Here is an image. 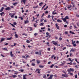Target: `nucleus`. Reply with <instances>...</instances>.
Masks as SVG:
<instances>
[{
    "label": "nucleus",
    "mask_w": 79,
    "mask_h": 79,
    "mask_svg": "<svg viewBox=\"0 0 79 79\" xmlns=\"http://www.w3.org/2000/svg\"><path fill=\"white\" fill-rule=\"evenodd\" d=\"M74 71V70L73 69L70 68L69 69H68V72H69V73H70L71 71L73 72Z\"/></svg>",
    "instance_id": "1"
},
{
    "label": "nucleus",
    "mask_w": 79,
    "mask_h": 79,
    "mask_svg": "<svg viewBox=\"0 0 79 79\" xmlns=\"http://www.w3.org/2000/svg\"><path fill=\"white\" fill-rule=\"evenodd\" d=\"M62 76L65 77H68L69 76V75L68 74H63L62 75Z\"/></svg>",
    "instance_id": "2"
},
{
    "label": "nucleus",
    "mask_w": 79,
    "mask_h": 79,
    "mask_svg": "<svg viewBox=\"0 0 79 79\" xmlns=\"http://www.w3.org/2000/svg\"><path fill=\"white\" fill-rule=\"evenodd\" d=\"M9 15H10V16L11 17V18H13L14 17V16H15V14H13V15L12 13H10Z\"/></svg>",
    "instance_id": "3"
},
{
    "label": "nucleus",
    "mask_w": 79,
    "mask_h": 79,
    "mask_svg": "<svg viewBox=\"0 0 79 79\" xmlns=\"http://www.w3.org/2000/svg\"><path fill=\"white\" fill-rule=\"evenodd\" d=\"M52 43L54 45H57V43H56V42L55 41H52Z\"/></svg>",
    "instance_id": "4"
},
{
    "label": "nucleus",
    "mask_w": 79,
    "mask_h": 79,
    "mask_svg": "<svg viewBox=\"0 0 79 79\" xmlns=\"http://www.w3.org/2000/svg\"><path fill=\"white\" fill-rule=\"evenodd\" d=\"M53 76L54 75H51L48 78V79H52V77H53Z\"/></svg>",
    "instance_id": "5"
},
{
    "label": "nucleus",
    "mask_w": 79,
    "mask_h": 79,
    "mask_svg": "<svg viewBox=\"0 0 79 79\" xmlns=\"http://www.w3.org/2000/svg\"><path fill=\"white\" fill-rule=\"evenodd\" d=\"M6 10H11V8L9 7H7L5 9Z\"/></svg>",
    "instance_id": "6"
},
{
    "label": "nucleus",
    "mask_w": 79,
    "mask_h": 79,
    "mask_svg": "<svg viewBox=\"0 0 79 79\" xmlns=\"http://www.w3.org/2000/svg\"><path fill=\"white\" fill-rule=\"evenodd\" d=\"M5 38H1V43H2V41H3V40H5Z\"/></svg>",
    "instance_id": "7"
},
{
    "label": "nucleus",
    "mask_w": 79,
    "mask_h": 79,
    "mask_svg": "<svg viewBox=\"0 0 79 79\" xmlns=\"http://www.w3.org/2000/svg\"><path fill=\"white\" fill-rule=\"evenodd\" d=\"M56 26L57 29H59V26L57 23H56Z\"/></svg>",
    "instance_id": "8"
},
{
    "label": "nucleus",
    "mask_w": 79,
    "mask_h": 79,
    "mask_svg": "<svg viewBox=\"0 0 79 79\" xmlns=\"http://www.w3.org/2000/svg\"><path fill=\"white\" fill-rule=\"evenodd\" d=\"M10 55L11 57H13L14 56H13V53H12V52L11 51L10 52Z\"/></svg>",
    "instance_id": "9"
},
{
    "label": "nucleus",
    "mask_w": 79,
    "mask_h": 79,
    "mask_svg": "<svg viewBox=\"0 0 79 79\" xmlns=\"http://www.w3.org/2000/svg\"><path fill=\"white\" fill-rule=\"evenodd\" d=\"M62 20H63L64 21V22H66V19L65 18H62Z\"/></svg>",
    "instance_id": "10"
},
{
    "label": "nucleus",
    "mask_w": 79,
    "mask_h": 79,
    "mask_svg": "<svg viewBox=\"0 0 79 79\" xmlns=\"http://www.w3.org/2000/svg\"><path fill=\"white\" fill-rule=\"evenodd\" d=\"M63 63L62 64H60V66H63V65H64L65 64V61H63Z\"/></svg>",
    "instance_id": "11"
},
{
    "label": "nucleus",
    "mask_w": 79,
    "mask_h": 79,
    "mask_svg": "<svg viewBox=\"0 0 79 79\" xmlns=\"http://www.w3.org/2000/svg\"><path fill=\"white\" fill-rule=\"evenodd\" d=\"M29 21L27 20L26 21H25V24H27V23H29Z\"/></svg>",
    "instance_id": "12"
},
{
    "label": "nucleus",
    "mask_w": 79,
    "mask_h": 79,
    "mask_svg": "<svg viewBox=\"0 0 79 79\" xmlns=\"http://www.w3.org/2000/svg\"><path fill=\"white\" fill-rule=\"evenodd\" d=\"M36 71H38V72L37 73H38V74H40V70H39V69H37L36 70Z\"/></svg>",
    "instance_id": "13"
},
{
    "label": "nucleus",
    "mask_w": 79,
    "mask_h": 79,
    "mask_svg": "<svg viewBox=\"0 0 79 79\" xmlns=\"http://www.w3.org/2000/svg\"><path fill=\"white\" fill-rule=\"evenodd\" d=\"M3 9H4V7H2L0 10V12H2V11L3 10Z\"/></svg>",
    "instance_id": "14"
},
{
    "label": "nucleus",
    "mask_w": 79,
    "mask_h": 79,
    "mask_svg": "<svg viewBox=\"0 0 79 79\" xmlns=\"http://www.w3.org/2000/svg\"><path fill=\"white\" fill-rule=\"evenodd\" d=\"M55 11H56V10H54V11L52 12L53 15H56L57 14V13H56V12L55 13Z\"/></svg>",
    "instance_id": "15"
},
{
    "label": "nucleus",
    "mask_w": 79,
    "mask_h": 79,
    "mask_svg": "<svg viewBox=\"0 0 79 79\" xmlns=\"http://www.w3.org/2000/svg\"><path fill=\"white\" fill-rule=\"evenodd\" d=\"M12 39V37H10V38H7L6 39V40H11Z\"/></svg>",
    "instance_id": "16"
},
{
    "label": "nucleus",
    "mask_w": 79,
    "mask_h": 79,
    "mask_svg": "<svg viewBox=\"0 0 79 79\" xmlns=\"http://www.w3.org/2000/svg\"><path fill=\"white\" fill-rule=\"evenodd\" d=\"M36 61L38 64H39V63H40V60H36Z\"/></svg>",
    "instance_id": "17"
},
{
    "label": "nucleus",
    "mask_w": 79,
    "mask_h": 79,
    "mask_svg": "<svg viewBox=\"0 0 79 79\" xmlns=\"http://www.w3.org/2000/svg\"><path fill=\"white\" fill-rule=\"evenodd\" d=\"M72 44L74 47H76V44H74L73 43H72Z\"/></svg>",
    "instance_id": "18"
},
{
    "label": "nucleus",
    "mask_w": 79,
    "mask_h": 79,
    "mask_svg": "<svg viewBox=\"0 0 79 79\" xmlns=\"http://www.w3.org/2000/svg\"><path fill=\"white\" fill-rule=\"evenodd\" d=\"M57 22H60V23H62V21L58 19L57 20Z\"/></svg>",
    "instance_id": "19"
},
{
    "label": "nucleus",
    "mask_w": 79,
    "mask_h": 79,
    "mask_svg": "<svg viewBox=\"0 0 79 79\" xmlns=\"http://www.w3.org/2000/svg\"><path fill=\"white\" fill-rule=\"evenodd\" d=\"M39 67L40 68H43L44 66H42L41 65H39Z\"/></svg>",
    "instance_id": "20"
},
{
    "label": "nucleus",
    "mask_w": 79,
    "mask_h": 79,
    "mask_svg": "<svg viewBox=\"0 0 79 79\" xmlns=\"http://www.w3.org/2000/svg\"><path fill=\"white\" fill-rule=\"evenodd\" d=\"M44 23H41L40 24V26H44Z\"/></svg>",
    "instance_id": "21"
},
{
    "label": "nucleus",
    "mask_w": 79,
    "mask_h": 79,
    "mask_svg": "<svg viewBox=\"0 0 79 79\" xmlns=\"http://www.w3.org/2000/svg\"><path fill=\"white\" fill-rule=\"evenodd\" d=\"M43 77L44 79H46V78H47V77H46V75H44V76H43Z\"/></svg>",
    "instance_id": "22"
},
{
    "label": "nucleus",
    "mask_w": 79,
    "mask_h": 79,
    "mask_svg": "<svg viewBox=\"0 0 79 79\" xmlns=\"http://www.w3.org/2000/svg\"><path fill=\"white\" fill-rule=\"evenodd\" d=\"M3 50H6V51H8V49H7V48H3Z\"/></svg>",
    "instance_id": "23"
},
{
    "label": "nucleus",
    "mask_w": 79,
    "mask_h": 79,
    "mask_svg": "<svg viewBox=\"0 0 79 79\" xmlns=\"http://www.w3.org/2000/svg\"><path fill=\"white\" fill-rule=\"evenodd\" d=\"M15 36L16 38H18V35H17V34H15Z\"/></svg>",
    "instance_id": "24"
},
{
    "label": "nucleus",
    "mask_w": 79,
    "mask_h": 79,
    "mask_svg": "<svg viewBox=\"0 0 79 79\" xmlns=\"http://www.w3.org/2000/svg\"><path fill=\"white\" fill-rule=\"evenodd\" d=\"M23 1L24 4H25L26 3V0H23Z\"/></svg>",
    "instance_id": "25"
},
{
    "label": "nucleus",
    "mask_w": 79,
    "mask_h": 79,
    "mask_svg": "<svg viewBox=\"0 0 79 79\" xmlns=\"http://www.w3.org/2000/svg\"><path fill=\"white\" fill-rule=\"evenodd\" d=\"M3 15H4V12H3L0 13L1 16H3Z\"/></svg>",
    "instance_id": "26"
},
{
    "label": "nucleus",
    "mask_w": 79,
    "mask_h": 79,
    "mask_svg": "<svg viewBox=\"0 0 79 79\" xmlns=\"http://www.w3.org/2000/svg\"><path fill=\"white\" fill-rule=\"evenodd\" d=\"M65 18L66 19H69V17H68V16H67L66 17H65Z\"/></svg>",
    "instance_id": "27"
},
{
    "label": "nucleus",
    "mask_w": 79,
    "mask_h": 79,
    "mask_svg": "<svg viewBox=\"0 0 79 79\" xmlns=\"http://www.w3.org/2000/svg\"><path fill=\"white\" fill-rule=\"evenodd\" d=\"M70 34H75V33H74L72 32V31H70Z\"/></svg>",
    "instance_id": "28"
},
{
    "label": "nucleus",
    "mask_w": 79,
    "mask_h": 79,
    "mask_svg": "<svg viewBox=\"0 0 79 79\" xmlns=\"http://www.w3.org/2000/svg\"><path fill=\"white\" fill-rule=\"evenodd\" d=\"M12 71H14V72H15V74H18V72H16L15 70H12Z\"/></svg>",
    "instance_id": "29"
},
{
    "label": "nucleus",
    "mask_w": 79,
    "mask_h": 79,
    "mask_svg": "<svg viewBox=\"0 0 79 79\" xmlns=\"http://www.w3.org/2000/svg\"><path fill=\"white\" fill-rule=\"evenodd\" d=\"M69 60L70 61H71V62H73V61H72V60H71V58H69Z\"/></svg>",
    "instance_id": "30"
},
{
    "label": "nucleus",
    "mask_w": 79,
    "mask_h": 79,
    "mask_svg": "<svg viewBox=\"0 0 79 79\" xmlns=\"http://www.w3.org/2000/svg\"><path fill=\"white\" fill-rule=\"evenodd\" d=\"M43 3V2H41V3H40L39 4L40 6H42V5Z\"/></svg>",
    "instance_id": "31"
},
{
    "label": "nucleus",
    "mask_w": 79,
    "mask_h": 79,
    "mask_svg": "<svg viewBox=\"0 0 79 79\" xmlns=\"http://www.w3.org/2000/svg\"><path fill=\"white\" fill-rule=\"evenodd\" d=\"M75 61H76V62H77V63L79 64V62H78V61H77V59L76 58L75 59Z\"/></svg>",
    "instance_id": "32"
},
{
    "label": "nucleus",
    "mask_w": 79,
    "mask_h": 79,
    "mask_svg": "<svg viewBox=\"0 0 79 79\" xmlns=\"http://www.w3.org/2000/svg\"><path fill=\"white\" fill-rule=\"evenodd\" d=\"M53 66H54V64H52L51 65V66H50V68H53Z\"/></svg>",
    "instance_id": "33"
},
{
    "label": "nucleus",
    "mask_w": 79,
    "mask_h": 79,
    "mask_svg": "<svg viewBox=\"0 0 79 79\" xmlns=\"http://www.w3.org/2000/svg\"><path fill=\"white\" fill-rule=\"evenodd\" d=\"M31 65H32V66H35V64H34V63H32L31 64Z\"/></svg>",
    "instance_id": "34"
},
{
    "label": "nucleus",
    "mask_w": 79,
    "mask_h": 79,
    "mask_svg": "<svg viewBox=\"0 0 79 79\" xmlns=\"http://www.w3.org/2000/svg\"><path fill=\"white\" fill-rule=\"evenodd\" d=\"M18 4V2H15L13 3V5L15 6V5H17Z\"/></svg>",
    "instance_id": "35"
},
{
    "label": "nucleus",
    "mask_w": 79,
    "mask_h": 79,
    "mask_svg": "<svg viewBox=\"0 0 79 79\" xmlns=\"http://www.w3.org/2000/svg\"><path fill=\"white\" fill-rule=\"evenodd\" d=\"M62 39H63V38H61V37L59 38V40H61Z\"/></svg>",
    "instance_id": "36"
},
{
    "label": "nucleus",
    "mask_w": 79,
    "mask_h": 79,
    "mask_svg": "<svg viewBox=\"0 0 79 79\" xmlns=\"http://www.w3.org/2000/svg\"><path fill=\"white\" fill-rule=\"evenodd\" d=\"M70 29H72V28H73V26H70L69 27Z\"/></svg>",
    "instance_id": "37"
},
{
    "label": "nucleus",
    "mask_w": 79,
    "mask_h": 79,
    "mask_svg": "<svg viewBox=\"0 0 79 79\" xmlns=\"http://www.w3.org/2000/svg\"><path fill=\"white\" fill-rule=\"evenodd\" d=\"M38 53H40V55H41V51L40 50L39 52Z\"/></svg>",
    "instance_id": "38"
},
{
    "label": "nucleus",
    "mask_w": 79,
    "mask_h": 79,
    "mask_svg": "<svg viewBox=\"0 0 79 79\" xmlns=\"http://www.w3.org/2000/svg\"><path fill=\"white\" fill-rule=\"evenodd\" d=\"M75 78H77V74L75 75Z\"/></svg>",
    "instance_id": "39"
},
{
    "label": "nucleus",
    "mask_w": 79,
    "mask_h": 79,
    "mask_svg": "<svg viewBox=\"0 0 79 79\" xmlns=\"http://www.w3.org/2000/svg\"><path fill=\"white\" fill-rule=\"evenodd\" d=\"M74 50L72 49H71L70 52H74Z\"/></svg>",
    "instance_id": "40"
},
{
    "label": "nucleus",
    "mask_w": 79,
    "mask_h": 79,
    "mask_svg": "<svg viewBox=\"0 0 79 79\" xmlns=\"http://www.w3.org/2000/svg\"><path fill=\"white\" fill-rule=\"evenodd\" d=\"M48 51H50V48H48Z\"/></svg>",
    "instance_id": "41"
},
{
    "label": "nucleus",
    "mask_w": 79,
    "mask_h": 79,
    "mask_svg": "<svg viewBox=\"0 0 79 79\" xmlns=\"http://www.w3.org/2000/svg\"><path fill=\"white\" fill-rule=\"evenodd\" d=\"M35 54H36V55H38V54H39V52H35Z\"/></svg>",
    "instance_id": "42"
},
{
    "label": "nucleus",
    "mask_w": 79,
    "mask_h": 79,
    "mask_svg": "<svg viewBox=\"0 0 79 79\" xmlns=\"http://www.w3.org/2000/svg\"><path fill=\"white\" fill-rule=\"evenodd\" d=\"M68 74H70L71 75H73V73H69Z\"/></svg>",
    "instance_id": "43"
},
{
    "label": "nucleus",
    "mask_w": 79,
    "mask_h": 79,
    "mask_svg": "<svg viewBox=\"0 0 79 79\" xmlns=\"http://www.w3.org/2000/svg\"><path fill=\"white\" fill-rule=\"evenodd\" d=\"M12 77H13L15 78L16 77V75H12Z\"/></svg>",
    "instance_id": "44"
},
{
    "label": "nucleus",
    "mask_w": 79,
    "mask_h": 79,
    "mask_svg": "<svg viewBox=\"0 0 79 79\" xmlns=\"http://www.w3.org/2000/svg\"><path fill=\"white\" fill-rule=\"evenodd\" d=\"M27 43H30V41H29V40H27Z\"/></svg>",
    "instance_id": "45"
},
{
    "label": "nucleus",
    "mask_w": 79,
    "mask_h": 79,
    "mask_svg": "<svg viewBox=\"0 0 79 79\" xmlns=\"http://www.w3.org/2000/svg\"><path fill=\"white\" fill-rule=\"evenodd\" d=\"M19 18L21 19V20H23V17H19Z\"/></svg>",
    "instance_id": "46"
},
{
    "label": "nucleus",
    "mask_w": 79,
    "mask_h": 79,
    "mask_svg": "<svg viewBox=\"0 0 79 79\" xmlns=\"http://www.w3.org/2000/svg\"><path fill=\"white\" fill-rule=\"evenodd\" d=\"M71 63H68V64H70V65H71L72 64V62H71Z\"/></svg>",
    "instance_id": "47"
},
{
    "label": "nucleus",
    "mask_w": 79,
    "mask_h": 79,
    "mask_svg": "<svg viewBox=\"0 0 79 79\" xmlns=\"http://www.w3.org/2000/svg\"><path fill=\"white\" fill-rule=\"evenodd\" d=\"M16 24H17L16 22H14V25H16Z\"/></svg>",
    "instance_id": "48"
},
{
    "label": "nucleus",
    "mask_w": 79,
    "mask_h": 79,
    "mask_svg": "<svg viewBox=\"0 0 79 79\" xmlns=\"http://www.w3.org/2000/svg\"><path fill=\"white\" fill-rule=\"evenodd\" d=\"M44 20V19H42L40 21V22H42Z\"/></svg>",
    "instance_id": "49"
},
{
    "label": "nucleus",
    "mask_w": 79,
    "mask_h": 79,
    "mask_svg": "<svg viewBox=\"0 0 79 79\" xmlns=\"http://www.w3.org/2000/svg\"><path fill=\"white\" fill-rule=\"evenodd\" d=\"M45 13L46 14H48V11H46Z\"/></svg>",
    "instance_id": "50"
},
{
    "label": "nucleus",
    "mask_w": 79,
    "mask_h": 79,
    "mask_svg": "<svg viewBox=\"0 0 79 79\" xmlns=\"http://www.w3.org/2000/svg\"><path fill=\"white\" fill-rule=\"evenodd\" d=\"M50 17H51V16H50V15H48V18H50Z\"/></svg>",
    "instance_id": "51"
},
{
    "label": "nucleus",
    "mask_w": 79,
    "mask_h": 79,
    "mask_svg": "<svg viewBox=\"0 0 79 79\" xmlns=\"http://www.w3.org/2000/svg\"><path fill=\"white\" fill-rule=\"evenodd\" d=\"M64 27H67V25H64Z\"/></svg>",
    "instance_id": "52"
},
{
    "label": "nucleus",
    "mask_w": 79,
    "mask_h": 79,
    "mask_svg": "<svg viewBox=\"0 0 79 79\" xmlns=\"http://www.w3.org/2000/svg\"><path fill=\"white\" fill-rule=\"evenodd\" d=\"M62 72H63V73H64V74H66V73L64 71H62Z\"/></svg>",
    "instance_id": "53"
},
{
    "label": "nucleus",
    "mask_w": 79,
    "mask_h": 79,
    "mask_svg": "<svg viewBox=\"0 0 79 79\" xmlns=\"http://www.w3.org/2000/svg\"><path fill=\"white\" fill-rule=\"evenodd\" d=\"M15 18L16 19H17V18H18V17L17 16H15Z\"/></svg>",
    "instance_id": "54"
},
{
    "label": "nucleus",
    "mask_w": 79,
    "mask_h": 79,
    "mask_svg": "<svg viewBox=\"0 0 79 79\" xmlns=\"http://www.w3.org/2000/svg\"><path fill=\"white\" fill-rule=\"evenodd\" d=\"M12 26L14 27H15V25H13L12 24Z\"/></svg>",
    "instance_id": "55"
},
{
    "label": "nucleus",
    "mask_w": 79,
    "mask_h": 79,
    "mask_svg": "<svg viewBox=\"0 0 79 79\" xmlns=\"http://www.w3.org/2000/svg\"><path fill=\"white\" fill-rule=\"evenodd\" d=\"M23 63H26V61H23Z\"/></svg>",
    "instance_id": "56"
},
{
    "label": "nucleus",
    "mask_w": 79,
    "mask_h": 79,
    "mask_svg": "<svg viewBox=\"0 0 79 79\" xmlns=\"http://www.w3.org/2000/svg\"><path fill=\"white\" fill-rule=\"evenodd\" d=\"M54 56H55V55H52V56L51 57L52 58H53Z\"/></svg>",
    "instance_id": "57"
},
{
    "label": "nucleus",
    "mask_w": 79,
    "mask_h": 79,
    "mask_svg": "<svg viewBox=\"0 0 79 79\" xmlns=\"http://www.w3.org/2000/svg\"><path fill=\"white\" fill-rule=\"evenodd\" d=\"M8 44V43H6V44H5V45H7Z\"/></svg>",
    "instance_id": "58"
},
{
    "label": "nucleus",
    "mask_w": 79,
    "mask_h": 79,
    "mask_svg": "<svg viewBox=\"0 0 79 79\" xmlns=\"http://www.w3.org/2000/svg\"><path fill=\"white\" fill-rule=\"evenodd\" d=\"M37 35V33H35L34 34V35L36 36Z\"/></svg>",
    "instance_id": "59"
},
{
    "label": "nucleus",
    "mask_w": 79,
    "mask_h": 79,
    "mask_svg": "<svg viewBox=\"0 0 79 79\" xmlns=\"http://www.w3.org/2000/svg\"><path fill=\"white\" fill-rule=\"evenodd\" d=\"M74 27H75V28H77V27H76V26L75 25H74Z\"/></svg>",
    "instance_id": "60"
},
{
    "label": "nucleus",
    "mask_w": 79,
    "mask_h": 79,
    "mask_svg": "<svg viewBox=\"0 0 79 79\" xmlns=\"http://www.w3.org/2000/svg\"><path fill=\"white\" fill-rule=\"evenodd\" d=\"M46 35H49V33L48 32H46Z\"/></svg>",
    "instance_id": "61"
},
{
    "label": "nucleus",
    "mask_w": 79,
    "mask_h": 79,
    "mask_svg": "<svg viewBox=\"0 0 79 79\" xmlns=\"http://www.w3.org/2000/svg\"><path fill=\"white\" fill-rule=\"evenodd\" d=\"M20 71H21V72H23L24 71V70L23 69H21Z\"/></svg>",
    "instance_id": "62"
},
{
    "label": "nucleus",
    "mask_w": 79,
    "mask_h": 79,
    "mask_svg": "<svg viewBox=\"0 0 79 79\" xmlns=\"http://www.w3.org/2000/svg\"><path fill=\"white\" fill-rule=\"evenodd\" d=\"M68 32L65 31V34H68Z\"/></svg>",
    "instance_id": "63"
},
{
    "label": "nucleus",
    "mask_w": 79,
    "mask_h": 79,
    "mask_svg": "<svg viewBox=\"0 0 79 79\" xmlns=\"http://www.w3.org/2000/svg\"><path fill=\"white\" fill-rule=\"evenodd\" d=\"M79 41H77L76 42V43H77V44H79Z\"/></svg>",
    "instance_id": "64"
}]
</instances>
